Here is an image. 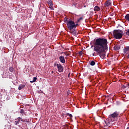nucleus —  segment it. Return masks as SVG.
Returning a JSON list of instances; mask_svg holds the SVG:
<instances>
[{
    "label": "nucleus",
    "mask_w": 129,
    "mask_h": 129,
    "mask_svg": "<svg viewBox=\"0 0 129 129\" xmlns=\"http://www.w3.org/2000/svg\"><path fill=\"white\" fill-rule=\"evenodd\" d=\"M107 39L104 38H100L96 39L94 51L97 52V55H99L101 59L105 57V50L107 49Z\"/></svg>",
    "instance_id": "obj_1"
},
{
    "label": "nucleus",
    "mask_w": 129,
    "mask_h": 129,
    "mask_svg": "<svg viewBox=\"0 0 129 129\" xmlns=\"http://www.w3.org/2000/svg\"><path fill=\"white\" fill-rule=\"evenodd\" d=\"M68 28L70 31V33L72 34L75 37H77V31L75 30V23L72 20H69L67 23Z\"/></svg>",
    "instance_id": "obj_2"
},
{
    "label": "nucleus",
    "mask_w": 129,
    "mask_h": 129,
    "mask_svg": "<svg viewBox=\"0 0 129 129\" xmlns=\"http://www.w3.org/2000/svg\"><path fill=\"white\" fill-rule=\"evenodd\" d=\"M113 36L115 39L119 40L122 38V35H123V31L121 30H115L113 31Z\"/></svg>",
    "instance_id": "obj_3"
},
{
    "label": "nucleus",
    "mask_w": 129,
    "mask_h": 129,
    "mask_svg": "<svg viewBox=\"0 0 129 129\" xmlns=\"http://www.w3.org/2000/svg\"><path fill=\"white\" fill-rule=\"evenodd\" d=\"M119 116V112L116 111L108 116V120L110 121H115Z\"/></svg>",
    "instance_id": "obj_4"
},
{
    "label": "nucleus",
    "mask_w": 129,
    "mask_h": 129,
    "mask_svg": "<svg viewBox=\"0 0 129 129\" xmlns=\"http://www.w3.org/2000/svg\"><path fill=\"white\" fill-rule=\"evenodd\" d=\"M57 68L58 72L62 73L64 70V68L61 65V63H57Z\"/></svg>",
    "instance_id": "obj_5"
},
{
    "label": "nucleus",
    "mask_w": 129,
    "mask_h": 129,
    "mask_svg": "<svg viewBox=\"0 0 129 129\" xmlns=\"http://www.w3.org/2000/svg\"><path fill=\"white\" fill-rule=\"evenodd\" d=\"M105 7H110L111 6V1L107 0L104 4Z\"/></svg>",
    "instance_id": "obj_6"
},
{
    "label": "nucleus",
    "mask_w": 129,
    "mask_h": 129,
    "mask_svg": "<svg viewBox=\"0 0 129 129\" xmlns=\"http://www.w3.org/2000/svg\"><path fill=\"white\" fill-rule=\"evenodd\" d=\"M59 61H60V62H61V63H62L64 64V63H65L66 62V61L65 60V57L62 55L59 56Z\"/></svg>",
    "instance_id": "obj_7"
},
{
    "label": "nucleus",
    "mask_w": 129,
    "mask_h": 129,
    "mask_svg": "<svg viewBox=\"0 0 129 129\" xmlns=\"http://www.w3.org/2000/svg\"><path fill=\"white\" fill-rule=\"evenodd\" d=\"M123 53L124 54H128L129 53V46H127L123 49Z\"/></svg>",
    "instance_id": "obj_8"
},
{
    "label": "nucleus",
    "mask_w": 129,
    "mask_h": 129,
    "mask_svg": "<svg viewBox=\"0 0 129 129\" xmlns=\"http://www.w3.org/2000/svg\"><path fill=\"white\" fill-rule=\"evenodd\" d=\"M94 10L95 12H99V11H100V8H99L98 6H95L94 7Z\"/></svg>",
    "instance_id": "obj_9"
},
{
    "label": "nucleus",
    "mask_w": 129,
    "mask_h": 129,
    "mask_svg": "<svg viewBox=\"0 0 129 129\" xmlns=\"http://www.w3.org/2000/svg\"><path fill=\"white\" fill-rule=\"evenodd\" d=\"M23 88H25V85H20L18 87L19 90H22Z\"/></svg>",
    "instance_id": "obj_10"
},
{
    "label": "nucleus",
    "mask_w": 129,
    "mask_h": 129,
    "mask_svg": "<svg viewBox=\"0 0 129 129\" xmlns=\"http://www.w3.org/2000/svg\"><path fill=\"white\" fill-rule=\"evenodd\" d=\"M48 4L50 8L53 7V2H52V1H49Z\"/></svg>",
    "instance_id": "obj_11"
},
{
    "label": "nucleus",
    "mask_w": 129,
    "mask_h": 129,
    "mask_svg": "<svg viewBox=\"0 0 129 129\" xmlns=\"http://www.w3.org/2000/svg\"><path fill=\"white\" fill-rule=\"evenodd\" d=\"M89 64L91 65V66H94V65H95V61L93 60L89 61Z\"/></svg>",
    "instance_id": "obj_12"
},
{
    "label": "nucleus",
    "mask_w": 129,
    "mask_h": 129,
    "mask_svg": "<svg viewBox=\"0 0 129 129\" xmlns=\"http://www.w3.org/2000/svg\"><path fill=\"white\" fill-rule=\"evenodd\" d=\"M37 81V78L34 77L32 81H30V83H34V82H36Z\"/></svg>",
    "instance_id": "obj_13"
},
{
    "label": "nucleus",
    "mask_w": 129,
    "mask_h": 129,
    "mask_svg": "<svg viewBox=\"0 0 129 129\" xmlns=\"http://www.w3.org/2000/svg\"><path fill=\"white\" fill-rule=\"evenodd\" d=\"M9 71H10V72L13 73L14 72V68H13L12 67H11L9 68Z\"/></svg>",
    "instance_id": "obj_14"
},
{
    "label": "nucleus",
    "mask_w": 129,
    "mask_h": 129,
    "mask_svg": "<svg viewBox=\"0 0 129 129\" xmlns=\"http://www.w3.org/2000/svg\"><path fill=\"white\" fill-rule=\"evenodd\" d=\"M120 47L118 46H114V49L116 50V51H117V50H119Z\"/></svg>",
    "instance_id": "obj_15"
},
{
    "label": "nucleus",
    "mask_w": 129,
    "mask_h": 129,
    "mask_svg": "<svg viewBox=\"0 0 129 129\" xmlns=\"http://www.w3.org/2000/svg\"><path fill=\"white\" fill-rule=\"evenodd\" d=\"M82 20H83V17H80L79 19H78L77 22L79 23V22H80V21H82Z\"/></svg>",
    "instance_id": "obj_16"
},
{
    "label": "nucleus",
    "mask_w": 129,
    "mask_h": 129,
    "mask_svg": "<svg viewBox=\"0 0 129 129\" xmlns=\"http://www.w3.org/2000/svg\"><path fill=\"white\" fill-rule=\"evenodd\" d=\"M64 23H66V22H67V23H68V22H69V20H68V18H65L64 19Z\"/></svg>",
    "instance_id": "obj_17"
},
{
    "label": "nucleus",
    "mask_w": 129,
    "mask_h": 129,
    "mask_svg": "<svg viewBox=\"0 0 129 129\" xmlns=\"http://www.w3.org/2000/svg\"><path fill=\"white\" fill-rule=\"evenodd\" d=\"M67 115H69V116H70V118H72L73 117V116H72V114H70L69 113H67Z\"/></svg>",
    "instance_id": "obj_18"
},
{
    "label": "nucleus",
    "mask_w": 129,
    "mask_h": 129,
    "mask_svg": "<svg viewBox=\"0 0 129 129\" xmlns=\"http://www.w3.org/2000/svg\"><path fill=\"white\" fill-rule=\"evenodd\" d=\"M18 118L20 119H19V121H20V120H21V121H25V120L23 119H22L21 117H18Z\"/></svg>",
    "instance_id": "obj_19"
},
{
    "label": "nucleus",
    "mask_w": 129,
    "mask_h": 129,
    "mask_svg": "<svg viewBox=\"0 0 129 129\" xmlns=\"http://www.w3.org/2000/svg\"><path fill=\"white\" fill-rule=\"evenodd\" d=\"M25 112V111L24 109H21L20 113H24Z\"/></svg>",
    "instance_id": "obj_20"
},
{
    "label": "nucleus",
    "mask_w": 129,
    "mask_h": 129,
    "mask_svg": "<svg viewBox=\"0 0 129 129\" xmlns=\"http://www.w3.org/2000/svg\"><path fill=\"white\" fill-rule=\"evenodd\" d=\"M126 35L129 36V29L128 30H126Z\"/></svg>",
    "instance_id": "obj_21"
},
{
    "label": "nucleus",
    "mask_w": 129,
    "mask_h": 129,
    "mask_svg": "<svg viewBox=\"0 0 129 129\" xmlns=\"http://www.w3.org/2000/svg\"><path fill=\"white\" fill-rule=\"evenodd\" d=\"M14 123H15V124H16V125H18V124L19 123V121H15L14 122Z\"/></svg>",
    "instance_id": "obj_22"
},
{
    "label": "nucleus",
    "mask_w": 129,
    "mask_h": 129,
    "mask_svg": "<svg viewBox=\"0 0 129 129\" xmlns=\"http://www.w3.org/2000/svg\"><path fill=\"white\" fill-rule=\"evenodd\" d=\"M79 54V55H80L81 56L82 55V54H83V52H82V51H80Z\"/></svg>",
    "instance_id": "obj_23"
},
{
    "label": "nucleus",
    "mask_w": 129,
    "mask_h": 129,
    "mask_svg": "<svg viewBox=\"0 0 129 129\" xmlns=\"http://www.w3.org/2000/svg\"><path fill=\"white\" fill-rule=\"evenodd\" d=\"M75 30H76V27H77V26H78V24H75Z\"/></svg>",
    "instance_id": "obj_24"
},
{
    "label": "nucleus",
    "mask_w": 129,
    "mask_h": 129,
    "mask_svg": "<svg viewBox=\"0 0 129 129\" xmlns=\"http://www.w3.org/2000/svg\"><path fill=\"white\" fill-rule=\"evenodd\" d=\"M57 62H55L54 63V67H55V66H56L57 67Z\"/></svg>",
    "instance_id": "obj_25"
},
{
    "label": "nucleus",
    "mask_w": 129,
    "mask_h": 129,
    "mask_svg": "<svg viewBox=\"0 0 129 129\" xmlns=\"http://www.w3.org/2000/svg\"><path fill=\"white\" fill-rule=\"evenodd\" d=\"M93 56H95V55L94 54V53L93 54Z\"/></svg>",
    "instance_id": "obj_26"
},
{
    "label": "nucleus",
    "mask_w": 129,
    "mask_h": 129,
    "mask_svg": "<svg viewBox=\"0 0 129 129\" xmlns=\"http://www.w3.org/2000/svg\"><path fill=\"white\" fill-rule=\"evenodd\" d=\"M127 129H129V127H128L127 128Z\"/></svg>",
    "instance_id": "obj_27"
},
{
    "label": "nucleus",
    "mask_w": 129,
    "mask_h": 129,
    "mask_svg": "<svg viewBox=\"0 0 129 129\" xmlns=\"http://www.w3.org/2000/svg\"><path fill=\"white\" fill-rule=\"evenodd\" d=\"M128 86H129V83L128 84Z\"/></svg>",
    "instance_id": "obj_28"
},
{
    "label": "nucleus",
    "mask_w": 129,
    "mask_h": 129,
    "mask_svg": "<svg viewBox=\"0 0 129 129\" xmlns=\"http://www.w3.org/2000/svg\"><path fill=\"white\" fill-rule=\"evenodd\" d=\"M128 69H129V67H128Z\"/></svg>",
    "instance_id": "obj_29"
}]
</instances>
